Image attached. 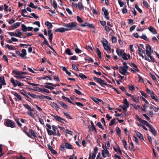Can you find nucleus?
Returning <instances> with one entry per match:
<instances>
[{"label":"nucleus","mask_w":159,"mask_h":159,"mask_svg":"<svg viewBox=\"0 0 159 159\" xmlns=\"http://www.w3.org/2000/svg\"><path fill=\"white\" fill-rule=\"evenodd\" d=\"M77 23L76 22H74L64 25L63 26L66 28L67 31L75 29L77 26Z\"/></svg>","instance_id":"1"},{"label":"nucleus","mask_w":159,"mask_h":159,"mask_svg":"<svg viewBox=\"0 0 159 159\" xmlns=\"http://www.w3.org/2000/svg\"><path fill=\"white\" fill-rule=\"evenodd\" d=\"M102 148L103 150L102 151V155L103 157H109L110 154L109 151L107 149V146L104 144L102 145Z\"/></svg>","instance_id":"2"},{"label":"nucleus","mask_w":159,"mask_h":159,"mask_svg":"<svg viewBox=\"0 0 159 159\" xmlns=\"http://www.w3.org/2000/svg\"><path fill=\"white\" fill-rule=\"evenodd\" d=\"M153 50L151 48V46L147 44L146 46V54L148 57H151L152 60H153V58L151 56L153 52Z\"/></svg>","instance_id":"3"},{"label":"nucleus","mask_w":159,"mask_h":159,"mask_svg":"<svg viewBox=\"0 0 159 159\" xmlns=\"http://www.w3.org/2000/svg\"><path fill=\"white\" fill-rule=\"evenodd\" d=\"M10 80L13 86L14 87H16L17 85L19 87H22L24 86V84L23 83H21L17 80H15L13 78H11Z\"/></svg>","instance_id":"4"},{"label":"nucleus","mask_w":159,"mask_h":159,"mask_svg":"<svg viewBox=\"0 0 159 159\" xmlns=\"http://www.w3.org/2000/svg\"><path fill=\"white\" fill-rule=\"evenodd\" d=\"M124 103V104L123 106H120V107H121L123 110L125 111L123 113L125 116H126V111H127V108L129 107V104L126 99H125Z\"/></svg>","instance_id":"5"},{"label":"nucleus","mask_w":159,"mask_h":159,"mask_svg":"<svg viewBox=\"0 0 159 159\" xmlns=\"http://www.w3.org/2000/svg\"><path fill=\"white\" fill-rule=\"evenodd\" d=\"M129 67L124 66H121L120 67V73L122 75H127L129 74V73L127 71Z\"/></svg>","instance_id":"6"},{"label":"nucleus","mask_w":159,"mask_h":159,"mask_svg":"<svg viewBox=\"0 0 159 159\" xmlns=\"http://www.w3.org/2000/svg\"><path fill=\"white\" fill-rule=\"evenodd\" d=\"M102 45L104 49L106 50L108 53L111 52V47L108 45V42L106 40L105 42H103Z\"/></svg>","instance_id":"7"},{"label":"nucleus","mask_w":159,"mask_h":159,"mask_svg":"<svg viewBox=\"0 0 159 159\" xmlns=\"http://www.w3.org/2000/svg\"><path fill=\"white\" fill-rule=\"evenodd\" d=\"M6 125L11 128H13L15 127V123L11 120L8 119L6 122Z\"/></svg>","instance_id":"8"},{"label":"nucleus","mask_w":159,"mask_h":159,"mask_svg":"<svg viewBox=\"0 0 159 159\" xmlns=\"http://www.w3.org/2000/svg\"><path fill=\"white\" fill-rule=\"evenodd\" d=\"M129 64L131 66L134 67V68L131 69V71H133L134 73L139 72V70L135 64L134 63H129Z\"/></svg>","instance_id":"9"},{"label":"nucleus","mask_w":159,"mask_h":159,"mask_svg":"<svg viewBox=\"0 0 159 159\" xmlns=\"http://www.w3.org/2000/svg\"><path fill=\"white\" fill-rule=\"evenodd\" d=\"M21 29L22 30L23 32H26L27 31H31L33 29V28L31 27H27L26 25L24 24L21 25Z\"/></svg>","instance_id":"10"},{"label":"nucleus","mask_w":159,"mask_h":159,"mask_svg":"<svg viewBox=\"0 0 159 159\" xmlns=\"http://www.w3.org/2000/svg\"><path fill=\"white\" fill-rule=\"evenodd\" d=\"M93 79L96 82L99 83L101 84H106L105 81L101 78H98L94 77H93Z\"/></svg>","instance_id":"11"},{"label":"nucleus","mask_w":159,"mask_h":159,"mask_svg":"<svg viewBox=\"0 0 159 159\" xmlns=\"http://www.w3.org/2000/svg\"><path fill=\"white\" fill-rule=\"evenodd\" d=\"M149 128V131L152 133V134L155 136L157 134V132L153 127L151 125H149L148 126Z\"/></svg>","instance_id":"12"},{"label":"nucleus","mask_w":159,"mask_h":159,"mask_svg":"<svg viewBox=\"0 0 159 159\" xmlns=\"http://www.w3.org/2000/svg\"><path fill=\"white\" fill-rule=\"evenodd\" d=\"M116 52L118 56L120 57H121L124 53H125L124 50L120 49L119 48L116 49Z\"/></svg>","instance_id":"13"},{"label":"nucleus","mask_w":159,"mask_h":159,"mask_svg":"<svg viewBox=\"0 0 159 159\" xmlns=\"http://www.w3.org/2000/svg\"><path fill=\"white\" fill-rule=\"evenodd\" d=\"M20 22H16L14 23L10 26V30H12L17 28L20 26Z\"/></svg>","instance_id":"14"},{"label":"nucleus","mask_w":159,"mask_h":159,"mask_svg":"<svg viewBox=\"0 0 159 159\" xmlns=\"http://www.w3.org/2000/svg\"><path fill=\"white\" fill-rule=\"evenodd\" d=\"M12 73L16 75L26 74L27 73L25 72H22L17 70H14Z\"/></svg>","instance_id":"15"},{"label":"nucleus","mask_w":159,"mask_h":159,"mask_svg":"<svg viewBox=\"0 0 159 159\" xmlns=\"http://www.w3.org/2000/svg\"><path fill=\"white\" fill-rule=\"evenodd\" d=\"M134 132L136 134V135L141 140L144 141V139L143 138V135L140 132L137 131V130H134Z\"/></svg>","instance_id":"16"},{"label":"nucleus","mask_w":159,"mask_h":159,"mask_svg":"<svg viewBox=\"0 0 159 159\" xmlns=\"http://www.w3.org/2000/svg\"><path fill=\"white\" fill-rule=\"evenodd\" d=\"M27 114L30 116L31 117L33 118H34V114H35L33 109H31V110H30L28 111L27 112Z\"/></svg>","instance_id":"17"},{"label":"nucleus","mask_w":159,"mask_h":159,"mask_svg":"<svg viewBox=\"0 0 159 159\" xmlns=\"http://www.w3.org/2000/svg\"><path fill=\"white\" fill-rule=\"evenodd\" d=\"M52 116L54 117L57 121H58L60 122H62L63 121L65 120L64 119L58 116L52 115Z\"/></svg>","instance_id":"18"},{"label":"nucleus","mask_w":159,"mask_h":159,"mask_svg":"<svg viewBox=\"0 0 159 159\" xmlns=\"http://www.w3.org/2000/svg\"><path fill=\"white\" fill-rule=\"evenodd\" d=\"M16 36L21 38L23 34L19 29L16 30L15 31Z\"/></svg>","instance_id":"19"},{"label":"nucleus","mask_w":159,"mask_h":159,"mask_svg":"<svg viewBox=\"0 0 159 159\" xmlns=\"http://www.w3.org/2000/svg\"><path fill=\"white\" fill-rule=\"evenodd\" d=\"M67 30L66 28L61 27L56 29L55 31L56 32H59L62 33L67 31Z\"/></svg>","instance_id":"20"},{"label":"nucleus","mask_w":159,"mask_h":159,"mask_svg":"<svg viewBox=\"0 0 159 159\" xmlns=\"http://www.w3.org/2000/svg\"><path fill=\"white\" fill-rule=\"evenodd\" d=\"M14 95L16 97V100L18 101H21L22 100V97L21 96L17 93H15L14 94Z\"/></svg>","instance_id":"21"},{"label":"nucleus","mask_w":159,"mask_h":159,"mask_svg":"<svg viewBox=\"0 0 159 159\" xmlns=\"http://www.w3.org/2000/svg\"><path fill=\"white\" fill-rule=\"evenodd\" d=\"M121 57L125 60H128L130 58V56L129 54L124 53Z\"/></svg>","instance_id":"22"},{"label":"nucleus","mask_w":159,"mask_h":159,"mask_svg":"<svg viewBox=\"0 0 159 159\" xmlns=\"http://www.w3.org/2000/svg\"><path fill=\"white\" fill-rule=\"evenodd\" d=\"M26 54L27 53L26 50L25 49H22L21 50V53H20V57L22 58H25Z\"/></svg>","instance_id":"23"},{"label":"nucleus","mask_w":159,"mask_h":159,"mask_svg":"<svg viewBox=\"0 0 159 159\" xmlns=\"http://www.w3.org/2000/svg\"><path fill=\"white\" fill-rule=\"evenodd\" d=\"M30 133V137L31 138H35L37 137L36 135L34 133L33 130L32 129H30L29 130Z\"/></svg>","instance_id":"24"},{"label":"nucleus","mask_w":159,"mask_h":159,"mask_svg":"<svg viewBox=\"0 0 159 159\" xmlns=\"http://www.w3.org/2000/svg\"><path fill=\"white\" fill-rule=\"evenodd\" d=\"M151 97L156 102H158V98L157 96L154 93H153L151 95Z\"/></svg>","instance_id":"25"},{"label":"nucleus","mask_w":159,"mask_h":159,"mask_svg":"<svg viewBox=\"0 0 159 159\" xmlns=\"http://www.w3.org/2000/svg\"><path fill=\"white\" fill-rule=\"evenodd\" d=\"M5 48H7L8 49L10 50H14L15 49V47L12 45H10L8 44H7L5 46Z\"/></svg>","instance_id":"26"},{"label":"nucleus","mask_w":159,"mask_h":159,"mask_svg":"<svg viewBox=\"0 0 159 159\" xmlns=\"http://www.w3.org/2000/svg\"><path fill=\"white\" fill-rule=\"evenodd\" d=\"M50 105L51 107L53 108H56V110L57 111L58 110V109L59 108V107L58 105L54 102H51Z\"/></svg>","instance_id":"27"},{"label":"nucleus","mask_w":159,"mask_h":159,"mask_svg":"<svg viewBox=\"0 0 159 159\" xmlns=\"http://www.w3.org/2000/svg\"><path fill=\"white\" fill-rule=\"evenodd\" d=\"M58 102L64 108L67 109L68 108V106L67 105L63 102L61 101H58Z\"/></svg>","instance_id":"28"},{"label":"nucleus","mask_w":159,"mask_h":159,"mask_svg":"<svg viewBox=\"0 0 159 159\" xmlns=\"http://www.w3.org/2000/svg\"><path fill=\"white\" fill-rule=\"evenodd\" d=\"M131 98L132 100L134 102L136 103L139 102V97H135L133 95L132 96H131Z\"/></svg>","instance_id":"29"},{"label":"nucleus","mask_w":159,"mask_h":159,"mask_svg":"<svg viewBox=\"0 0 159 159\" xmlns=\"http://www.w3.org/2000/svg\"><path fill=\"white\" fill-rule=\"evenodd\" d=\"M47 131L48 134L49 135H55L56 133L55 131L49 130L48 129H47Z\"/></svg>","instance_id":"30"},{"label":"nucleus","mask_w":159,"mask_h":159,"mask_svg":"<svg viewBox=\"0 0 159 159\" xmlns=\"http://www.w3.org/2000/svg\"><path fill=\"white\" fill-rule=\"evenodd\" d=\"M149 30L153 34H155L157 33L155 29L152 26H150L148 28Z\"/></svg>","instance_id":"31"},{"label":"nucleus","mask_w":159,"mask_h":159,"mask_svg":"<svg viewBox=\"0 0 159 159\" xmlns=\"http://www.w3.org/2000/svg\"><path fill=\"white\" fill-rule=\"evenodd\" d=\"M45 25L47 26L48 29L51 28L52 27L53 25L52 24L48 21H46L45 23Z\"/></svg>","instance_id":"32"},{"label":"nucleus","mask_w":159,"mask_h":159,"mask_svg":"<svg viewBox=\"0 0 159 159\" xmlns=\"http://www.w3.org/2000/svg\"><path fill=\"white\" fill-rule=\"evenodd\" d=\"M0 83H1L3 85H5L6 83L5 82L4 77L0 76Z\"/></svg>","instance_id":"33"},{"label":"nucleus","mask_w":159,"mask_h":159,"mask_svg":"<svg viewBox=\"0 0 159 159\" xmlns=\"http://www.w3.org/2000/svg\"><path fill=\"white\" fill-rule=\"evenodd\" d=\"M22 75H17L16 76H14V77L16 78L17 79L20 80L25 78V76H24Z\"/></svg>","instance_id":"34"},{"label":"nucleus","mask_w":159,"mask_h":159,"mask_svg":"<svg viewBox=\"0 0 159 159\" xmlns=\"http://www.w3.org/2000/svg\"><path fill=\"white\" fill-rule=\"evenodd\" d=\"M32 90H34L35 91H37L39 92H40L41 91H42L41 90V88H39V87H34L32 89Z\"/></svg>","instance_id":"35"},{"label":"nucleus","mask_w":159,"mask_h":159,"mask_svg":"<svg viewBox=\"0 0 159 159\" xmlns=\"http://www.w3.org/2000/svg\"><path fill=\"white\" fill-rule=\"evenodd\" d=\"M40 98H46V99H48V100H52V99L50 97H49V96H45V95H42V96H40Z\"/></svg>","instance_id":"36"},{"label":"nucleus","mask_w":159,"mask_h":159,"mask_svg":"<svg viewBox=\"0 0 159 159\" xmlns=\"http://www.w3.org/2000/svg\"><path fill=\"white\" fill-rule=\"evenodd\" d=\"M104 28L105 30L108 33H109L111 30L112 32H113V30L111 28L107 26H105Z\"/></svg>","instance_id":"37"},{"label":"nucleus","mask_w":159,"mask_h":159,"mask_svg":"<svg viewBox=\"0 0 159 159\" xmlns=\"http://www.w3.org/2000/svg\"><path fill=\"white\" fill-rule=\"evenodd\" d=\"M23 106L26 109H27L28 111H29L30 110H31V109H32L30 107L29 105L27 104H24L23 105Z\"/></svg>","instance_id":"38"},{"label":"nucleus","mask_w":159,"mask_h":159,"mask_svg":"<svg viewBox=\"0 0 159 159\" xmlns=\"http://www.w3.org/2000/svg\"><path fill=\"white\" fill-rule=\"evenodd\" d=\"M65 148H66L71 149H72V146L69 143H66L65 144Z\"/></svg>","instance_id":"39"},{"label":"nucleus","mask_w":159,"mask_h":159,"mask_svg":"<svg viewBox=\"0 0 159 159\" xmlns=\"http://www.w3.org/2000/svg\"><path fill=\"white\" fill-rule=\"evenodd\" d=\"M96 52L98 55L99 58H101V53L99 49L98 48H97L96 49Z\"/></svg>","instance_id":"40"},{"label":"nucleus","mask_w":159,"mask_h":159,"mask_svg":"<svg viewBox=\"0 0 159 159\" xmlns=\"http://www.w3.org/2000/svg\"><path fill=\"white\" fill-rule=\"evenodd\" d=\"M65 52L66 53L69 55H71L73 54V53L71 52L70 49L69 48L66 49L65 51Z\"/></svg>","instance_id":"41"},{"label":"nucleus","mask_w":159,"mask_h":159,"mask_svg":"<svg viewBox=\"0 0 159 159\" xmlns=\"http://www.w3.org/2000/svg\"><path fill=\"white\" fill-rule=\"evenodd\" d=\"M93 100L97 103H98L99 102H102V100L97 98H93Z\"/></svg>","instance_id":"42"},{"label":"nucleus","mask_w":159,"mask_h":159,"mask_svg":"<svg viewBox=\"0 0 159 159\" xmlns=\"http://www.w3.org/2000/svg\"><path fill=\"white\" fill-rule=\"evenodd\" d=\"M96 154L93 153L92 156L91 157V154H90L89 156V157L88 159H94L95 157Z\"/></svg>","instance_id":"43"},{"label":"nucleus","mask_w":159,"mask_h":159,"mask_svg":"<svg viewBox=\"0 0 159 159\" xmlns=\"http://www.w3.org/2000/svg\"><path fill=\"white\" fill-rule=\"evenodd\" d=\"M122 142L123 143V146L124 148L126 149H127V143L125 139H123L122 140Z\"/></svg>","instance_id":"44"},{"label":"nucleus","mask_w":159,"mask_h":159,"mask_svg":"<svg viewBox=\"0 0 159 159\" xmlns=\"http://www.w3.org/2000/svg\"><path fill=\"white\" fill-rule=\"evenodd\" d=\"M149 58L150 59H149L146 56L144 57V58H145V60L147 61H148L149 62L152 61L153 62H154L155 61V60H154V58H153V60L152 61V59H151V57H149Z\"/></svg>","instance_id":"45"},{"label":"nucleus","mask_w":159,"mask_h":159,"mask_svg":"<svg viewBox=\"0 0 159 159\" xmlns=\"http://www.w3.org/2000/svg\"><path fill=\"white\" fill-rule=\"evenodd\" d=\"M111 39L112 42L113 43H115L117 41V39L115 36H112L111 37Z\"/></svg>","instance_id":"46"},{"label":"nucleus","mask_w":159,"mask_h":159,"mask_svg":"<svg viewBox=\"0 0 159 159\" xmlns=\"http://www.w3.org/2000/svg\"><path fill=\"white\" fill-rule=\"evenodd\" d=\"M140 123H142L143 124L145 125L148 126V125H149V123H148V122L147 121H146L145 120H143L142 119V120Z\"/></svg>","instance_id":"47"},{"label":"nucleus","mask_w":159,"mask_h":159,"mask_svg":"<svg viewBox=\"0 0 159 159\" xmlns=\"http://www.w3.org/2000/svg\"><path fill=\"white\" fill-rule=\"evenodd\" d=\"M135 8L140 13H142V10L139 7V6L137 5H135Z\"/></svg>","instance_id":"48"},{"label":"nucleus","mask_w":159,"mask_h":159,"mask_svg":"<svg viewBox=\"0 0 159 159\" xmlns=\"http://www.w3.org/2000/svg\"><path fill=\"white\" fill-rule=\"evenodd\" d=\"M41 90L42 91H41V92H46L47 93H49L50 91L48 89H45V88H43L41 89Z\"/></svg>","instance_id":"49"},{"label":"nucleus","mask_w":159,"mask_h":159,"mask_svg":"<svg viewBox=\"0 0 159 159\" xmlns=\"http://www.w3.org/2000/svg\"><path fill=\"white\" fill-rule=\"evenodd\" d=\"M79 76L82 79H86L87 77L84 74L80 73L79 74Z\"/></svg>","instance_id":"50"},{"label":"nucleus","mask_w":159,"mask_h":159,"mask_svg":"<svg viewBox=\"0 0 159 159\" xmlns=\"http://www.w3.org/2000/svg\"><path fill=\"white\" fill-rule=\"evenodd\" d=\"M77 20L79 23H81L83 22V20L79 16H77Z\"/></svg>","instance_id":"51"},{"label":"nucleus","mask_w":159,"mask_h":159,"mask_svg":"<svg viewBox=\"0 0 159 159\" xmlns=\"http://www.w3.org/2000/svg\"><path fill=\"white\" fill-rule=\"evenodd\" d=\"M140 38L141 39H143L146 41H147L148 40V39L147 38L146 35L145 34L143 35L140 37Z\"/></svg>","instance_id":"52"},{"label":"nucleus","mask_w":159,"mask_h":159,"mask_svg":"<svg viewBox=\"0 0 159 159\" xmlns=\"http://www.w3.org/2000/svg\"><path fill=\"white\" fill-rule=\"evenodd\" d=\"M28 94L31 97H32V98H36V96H37L36 95L32 93H28Z\"/></svg>","instance_id":"53"},{"label":"nucleus","mask_w":159,"mask_h":159,"mask_svg":"<svg viewBox=\"0 0 159 159\" xmlns=\"http://www.w3.org/2000/svg\"><path fill=\"white\" fill-rule=\"evenodd\" d=\"M116 131L117 134L118 135H120V130L118 127H116Z\"/></svg>","instance_id":"54"},{"label":"nucleus","mask_w":159,"mask_h":159,"mask_svg":"<svg viewBox=\"0 0 159 159\" xmlns=\"http://www.w3.org/2000/svg\"><path fill=\"white\" fill-rule=\"evenodd\" d=\"M78 7L80 10H82L83 9V6L82 4L80 2L78 3Z\"/></svg>","instance_id":"55"},{"label":"nucleus","mask_w":159,"mask_h":159,"mask_svg":"<svg viewBox=\"0 0 159 159\" xmlns=\"http://www.w3.org/2000/svg\"><path fill=\"white\" fill-rule=\"evenodd\" d=\"M45 84L51 85L52 86H55V87H56V86H59V85L58 84H53V83H45Z\"/></svg>","instance_id":"56"},{"label":"nucleus","mask_w":159,"mask_h":159,"mask_svg":"<svg viewBox=\"0 0 159 159\" xmlns=\"http://www.w3.org/2000/svg\"><path fill=\"white\" fill-rule=\"evenodd\" d=\"M8 34L9 35H10L11 36H16L15 34V32H8Z\"/></svg>","instance_id":"57"},{"label":"nucleus","mask_w":159,"mask_h":159,"mask_svg":"<svg viewBox=\"0 0 159 159\" xmlns=\"http://www.w3.org/2000/svg\"><path fill=\"white\" fill-rule=\"evenodd\" d=\"M53 6L55 9H56L57 7V4L55 0L53 2Z\"/></svg>","instance_id":"58"},{"label":"nucleus","mask_w":159,"mask_h":159,"mask_svg":"<svg viewBox=\"0 0 159 159\" xmlns=\"http://www.w3.org/2000/svg\"><path fill=\"white\" fill-rule=\"evenodd\" d=\"M115 119H112L110 123L109 124V125L110 126H111L114 125L115 122Z\"/></svg>","instance_id":"59"},{"label":"nucleus","mask_w":159,"mask_h":159,"mask_svg":"<svg viewBox=\"0 0 159 159\" xmlns=\"http://www.w3.org/2000/svg\"><path fill=\"white\" fill-rule=\"evenodd\" d=\"M66 11L68 12V14H69L70 15H72V12L68 8H66Z\"/></svg>","instance_id":"60"},{"label":"nucleus","mask_w":159,"mask_h":159,"mask_svg":"<svg viewBox=\"0 0 159 159\" xmlns=\"http://www.w3.org/2000/svg\"><path fill=\"white\" fill-rule=\"evenodd\" d=\"M88 23L87 21L85 22L84 24L80 25V26L82 27H84L86 26H88Z\"/></svg>","instance_id":"61"},{"label":"nucleus","mask_w":159,"mask_h":159,"mask_svg":"<svg viewBox=\"0 0 159 159\" xmlns=\"http://www.w3.org/2000/svg\"><path fill=\"white\" fill-rule=\"evenodd\" d=\"M64 115L68 118H69L70 119H72V117L70 116L69 114L67 113H64Z\"/></svg>","instance_id":"62"},{"label":"nucleus","mask_w":159,"mask_h":159,"mask_svg":"<svg viewBox=\"0 0 159 159\" xmlns=\"http://www.w3.org/2000/svg\"><path fill=\"white\" fill-rule=\"evenodd\" d=\"M44 39V41L43 42V44H45L47 45L48 46L49 45L48 42V41L46 39V38H45Z\"/></svg>","instance_id":"63"},{"label":"nucleus","mask_w":159,"mask_h":159,"mask_svg":"<svg viewBox=\"0 0 159 159\" xmlns=\"http://www.w3.org/2000/svg\"><path fill=\"white\" fill-rule=\"evenodd\" d=\"M146 91L148 94H150L151 95L153 93H154L153 92H152L148 88L147 89Z\"/></svg>","instance_id":"64"}]
</instances>
